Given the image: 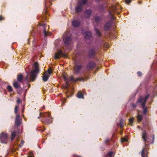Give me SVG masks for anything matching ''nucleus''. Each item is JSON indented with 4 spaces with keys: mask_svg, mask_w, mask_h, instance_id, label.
I'll use <instances>...</instances> for the list:
<instances>
[{
    "mask_svg": "<svg viewBox=\"0 0 157 157\" xmlns=\"http://www.w3.org/2000/svg\"><path fill=\"white\" fill-rule=\"evenodd\" d=\"M150 95H147L145 98L141 97L138 98L137 101V103H140L143 109V113L146 115L147 112V107L145 106L147 101L149 98Z\"/></svg>",
    "mask_w": 157,
    "mask_h": 157,
    "instance_id": "nucleus-1",
    "label": "nucleus"
},
{
    "mask_svg": "<svg viewBox=\"0 0 157 157\" xmlns=\"http://www.w3.org/2000/svg\"><path fill=\"white\" fill-rule=\"evenodd\" d=\"M74 71L75 74H78L80 71L83 68V65L82 63L80 61L76 60L74 62Z\"/></svg>",
    "mask_w": 157,
    "mask_h": 157,
    "instance_id": "nucleus-2",
    "label": "nucleus"
},
{
    "mask_svg": "<svg viewBox=\"0 0 157 157\" xmlns=\"http://www.w3.org/2000/svg\"><path fill=\"white\" fill-rule=\"evenodd\" d=\"M40 116L38 117V118H39L40 117H43L44 118V123H45L46 124H49L51 123L52 118L50 114L48 113L41 114V113H40Z\"/></svg>",
    "mask_w": 157,
    "mask_h": 157,
    "instance_id": "nucleus-3",
    "label": "nucleus"
},
{
    "mask_svg": "<svg viewBox=\"0 0 157 157\" xmlns=\"http://www.w3.org/2000/svg\"><path fill=\"white\" fill-rule=\"evenodd\" d=\"M63 78L64 80L66 81V83L67 86H69V83L68 82L69 81H71L74 82H76L78 81H84V79L83 78H78L76 79H75L73 76L67 77L65 75H63Z\"/></svg>",
    "mask_w": 157,
    "mask_h": 157,
    "instance_id": "nucleus-4",
    "label": "nucleus"
},
{
    "mask_svg": "<svg viewBox=\"0 0 157 157\" xmlns=\"http://www.w3.org/2000/svg\"><path fill=\"white\" fill-rule=\"evenodd\" d=\"M63 40L65 46L66 47L68 46L71 43V38L70 36L65 34L64 35Z\"/></svg>",
    "mask_w": 157,
    "mask_h": 157,
    "instance_id": "nucleus-5",
    "label": "nucleus"
},
{
    "mask_svg": "<svg viewBox=\"0 0 157 157\" xmlns=\"http://www.w3.org/2000/svg\"><path fill=\"white\" fill-rule=\"evenodd\" d=\"M34 67L35 68L34 70L31 71V75L32 77L33 78H34L35 77V75L39 73V64L38 63L35 62L34 63Z\"/></svg>",
    "mask_w": 157,
    "mask_h": 157,
    "instance_id": "nucleus-6",
    "label": "nucleus"
},
{
    "mask_svg": "<svg viewBox=\"0 0 157 157\" xmlns=\"http://www.w3.org/2000/svg\"><path fill=\"white\" fill-rule=\"evenodd\" d=\"M8 135L6 133L2 132L0 135V141L1 143H6L7 141Z\"/></svg>",
    "mask_w": 157,
    "mask_h": 157,
    "instance_id": "nucleus-7",
    "label": "nucleus"
},
{
    "mask_svg": "<svg viewBox=\"0 0 157 157\" xmlns=\"http://www.w3.org/2000/svg\"><path fill=\"white\" fill-rule=\"evenodd\" d=\"M95 63L92 61H90L87 65V69L88 70H92L96 67Z\"/></svg>",
    "mask_w": 157,
    "mask_h": 157,
    "instance_id": "nucleus-8",
    "label": "nucleus"
},
{
    "mask_svg": "<svg viewBox=\"0 0 157 157\" xmlns=\"http://www.w3.org/2000/svg\"><path fill=\"white\" fill-rule=\"evenodd\" d=\"M40 25L43 27V33L45 36V37L47 36L48 35H51V33L48 32L46 30L47 25L46 24L40 23Z\"/></svg>",
    "mask_w": 157,
    "mask_h": 157,
    "instance_id": "nucleus-9",
    "label": "nucleus"
},
{
    "mask_svg": "<svg viewBox=\"0 0 157 157\" xmlns=\"http://www.w3.org/2000/svg\"><path fill=\"white\" fill-rule=\"evenodd\" d=\"M59 56H61L63 57H65L67 55L63 53V51L61 49L58 51V53H56L55 55V58L56 59H58L60 58Z\"/></svg>",
    "mask_w": 157,
    "mask_h": 157,
    "instance_id": "nucleus-10",
    "label": "nucleus"
},
{
    "mask_svg": "<svg viewBox=\"0 0 157 157\" xmlns=\"http://www.w3.org/2000/svg\"><path fill=\"white\" fill-rule=\"evenodd\" d=\"M112 25V21L109 20L106 22L104 25V29L105 31H109Z\"/></svg>",
    "mask_w": 157,
    "mask_h": 157,
    "instance_id": "nucleus-11",
    "label": "nucleus"
},
{
    "mask_svg": "<svg viewBox=\"0 0 157 157\" xmlns=\"http://www.w3.org/2000/svg\"><path fill=\"white\" fill-rule=\"evenodd\" d=\"M21 118H20V116L19 114H17L15 121V124L17 126V127L19 126L21 123Z\"/></svg>",
    "mask_w": 157,
    "mask_h": 157,
    "instance_id": "nucleus-12",
    "label": "nucleus"
},
{
    "mask_svg": "<svg viewBox=\"0 0 157 157\" xmlns=\"http://www.w3.org/2000/svg\"><path fill=\"white\" fill-rule=\"evenodd\" d=\"M141 136V138L143 140V141L145 145L146 146V144L145 142L147 141L148 138L147 134L146 131H144L142 132Z\"/></svg>",
    "mask_w": 157,
    "mask_h": 157,
    "instance_id": "nucleus-13",
    "label": "nucleus"
},
{
    "mask_svg": "<svg viewBox=\"0 0 157 157\" xmlns=\"http://www.w3.org/2000/svg\"><path fill=\"white\" fill-rule=\"evenodd\" d=\"M31 75V72L29 75H28L26 77H25V80L28 82L33 81L36 77V75H35V77H34V78H33Z\"/></svg>",
    "mask_w": 157,
    "mask_h": 157,
    "instance_id": "nucleus-14",
    "label": "nucleus"
},
{
    "mask_svg": "<svg viewBox=\"0 0 157 157\" xmlns=\"http://www.w3.org/2000/svg\"><path fill=\"white\" fill-rule=\"evenodd\" d=\"M96 53V52L94 48L90 49L89 52V57L90 58H93L95 56Z\"/></svg>",
    "mask_w": 157,
    "mask_h": 157,
    "instance_id": "nucleus-15",
    "label": "nucleus"
},
{
    "mask_svg": "<svg viewBox=\"0 0 157 157\" xmlns=\"http://www.w3.org/2000/svg\"><path fill=\"white\" fill-rule=\"evenodd\" d=\"M116 10V8L115 7H113L112 10H109L108 11L109 15V16L111 17V21H112V22H113V21L115 17H114L113 14H112V13H114L115 10Z\"/></svg>",
    "mask_w": 157,
    "mask_h": 157,
    "instance_id": "nucleus-16",
    "label": "nucleus"
},
{
    "mask_svg": "<svg viewBox=\"0 0 157 157\" xmlns=\"http://www.w3.org/2000/svg\"><path fill=\"white\" fill-rule=\"evenodd\" d=\"M92 13V10L90 9L86 10L84 12L85 17L86 18H90Z\"/></svg>",
    "mask_w": 157,
    "mask_h": 157,
    "instance_id": "nucleus-17",
    "label": "nucleus"
},
{
    "mask_svg": "<svg viewBox=\"0 0 157 157\" xmlns=\"http://www.w3.org/2000/svg\"><path fill=\"white\" fill-rule=\"evenodd\" d=\"M148 149L147 147L144 148L142 151L141 155L142 157H148Z\"/></svg>",
    "mask_w": 157,
    "mask_h": 157,
    "instance_id": "nucleus-18",
    "label": "nucleus"
},
{
    "mask_svg": "<svg viewBox=\"0 0 157 157\" xmlns=\"http://www.w3.org/2000/svg\"><path fill=\"white\" fill-rule=\"evenodd\" d=\"M83 9V6L80 5L78 3L77 7L75 8V10L76 12L78 13L81 12Z\"/></svg>",
    "mask_w": 157,
    "mask_h": 157,
    "instance_id": "nucleus-19",
    "label": "nucleus"
},
{
    "mask_svg": "<svg viewBox=\"0 0 157 157\" xmlns=\"http://www.w3.org/2000/svg\"><path fill=\"white\" fill-rule=\"evenodd\" d=\"M80 25V22L79 21L75 20L72 22V25L75 27H78Z\"/></svg>",
    "mask_w": 157,
    "mask_h": 157,
    "instance_id": "nucleus-20",
    "label": "nucleus"
},
{
    "mask_svg": "<svg viewBox=\"0 0 157 157\" xmlns=\"http://www.w3.org/2000/svg\"><path fill=\"white\" fill-rule=\"evenodd\" d=\"M50 75L47 74L46 73H44L42 77V80L44 82H46L48 80Z\"/></svg>",
    "mask_w": 157,
    "mask_h": 157,
    "instance_id": "nucleus-21",
    "label": "nucleus"
},
{
    "mask_svg": "<svg viewBox=\"0 0 157 157\" xmlns=\"http://www.w3.org/2000/svg\"><path fill=\"white\" fill-rule=\"evenodd\" d=\"M17 81L20 82H22L23 79V76L21 74H19L17 77Z\"/></svg>",
    "mask_w": 157,
    "mask_h": 157,
    "instance_id": "nucleus-22",
    "label": "nucleus"
},
{
    "mask_svg": "<svg viewBox=\"0 0 157 157\" xmlns=\"http://www.w3.org/2000/svg\"><path fill=\"white\" fill-rule=\"evenodd\" d=\"M85 36L86 38L89 39L92 36L91 33L87 31L84 33Z\"/></svg>",
    "mask_w": 157,
    "mask_h": 157,
    "instance_id": "nucleus-23",
    "label": "nucleus"
},
{
    "mask_svg": "<svg viewBox=\"0 0 157 157\" xmlns=\"http://www.w3.org/2000/svg\"><path fill=\"white\" fill-rule=\"evenodd\" d=\"M87 2V0H79L78 3L82 6L86 5Z\"/></svg>",
    "mask_w": 157,
    "mask_h": 157,
    "instance_id": "nucleus-24",
    "label": "nucleus"
},
{
    "mask_svg": "<svg viewBox=\"0 0 157 157\" xmlns=\"http://www.w3.org/2000/svg\"><path fill=\"white\" fill-rule=\"evenodd\" d=\"M13 86L16 89H18L19 88H21V86L17 82H16L13 83Z\"/></svg>",
    "mask_w": 157,
    "mask_h": 157,
    "instance_id": "nucleus-25",
    "label": "nucleus"
},
{
    "mask_svg": "<svg viewBox=\"0 0 157 157\" xmlns=\"http://www.w3.org/2000/svg\"><path fill=\"white\" fill-rule=\"evenodd\" d=\"M114 153L112 151L108 152L106 155V157H114Z\"/></svg>",
    "mask_w": 157,
    "mask_h": 157,
    "instance_id": "nucleus-26",
    "label": "nucleus"
},
{
    "mask_svg": "<svg viewBox=\"0 0 157 157\" xmlns=\"http://www.w3.org/2000/svg\"><path fill=\"white\" fill-rule=\"evenodd\" d=\"M94 19L95 21L96 22L98 23L99 22L102 20L101 17L99 16L95 17Z\"/></svg>",
    "mask_w": 157,
    "mask_h": 157,
    "instance_id": "nucleus-27",
    "label": "nucleus"
},
{
    "mask_svg": "<svg viewBox=\"0 0 157 157\" xmlns=\"http://www.w3.org/2000/svg\"><path fill=\"white\" fill-rule=\"evenodd\" d=\"M77 97L78 98H84V96H83V94H82V93L81 92L79 91L78 92L77 94Z\"/></svg>",
    "mask_w": 157,
    "mask_h": 157,
    "instance_id": "nucleus-28",
    "label": "nucleus"
},
{
    "mask_svg": "<svg viewBox=\"0 0 157 157\" xmlns=\"http://www.w3.org/2000/svg\"><path fill=\"white\" fill-rule=\"evenodd\" d=\"M11 140L12 141L14 139V138L16 136V133L15 132L13 131L11 133Z\"/></svg>",
    "mask_w": 157,
    "mask_h": 157,
    "instance_id": "nucleus-29",
    "label": "nucleus"
},
{
    "mask_svg": "<svg viewBox=\"0 0 157 157\" xmlns=\"http://www.w3.org/2000/svg\"><path fill=\"white\" fill-rule=\"evenodd\" d=\"M111 140L109 139H106L104 143L105 144L108 146L110 145Z\"/></svg>",
    "mask_w": 157,
    "mask_h": 157,
    "instance_id": "nucleus-30",
    "label": "nucleus"
},
{
    "mask_svg": "<svg viewBox=\"0 0 157 157\" xmlns=\"http://www.w3.org/2000/svg\"><path fill=\"white\" fill-rule=\"evenodd\" d=\"M52 72V70L50 68H49L47 71L44 72V73H46L47 74L50 76Z\"/></svg>",
    "mask_w": 157,
    "mask_h": 157,
    "instance_id": "nucleus-31",
    "label": "nucleus"
},
{
    "mask_svg": "<svg viewBox=\"0 0 157 157\" xmlns=\"http://www.w3.org/2000/svg\"><path fill=\"white\" fill-rule=\"evenodd\" d=\"M137 118L138 121L141 122L142 120V116L138 114L137 116Z\"/></svg>",
    "mask_w": 157,
    "mask_h": 157,
    "instance_id": "nucleus-32",
    "label": "nucleus"
},
{
    "mask_svg": "<svg viewBox=\"0 0 157 157\" xmlns=\"http://www.w3.org/2000/svg\"><path fill=\"white\" fill-rule=\"evenodd\" d=\"M6 89H7L8 91L10 92L13 91L12 87L10 85H8L7 86Z\"/></svg>",
    "mask_w": 157,
    "mask_h": 157,
    "instance_id": "nucleus-33",
    "label": "nucleus"
},
{
    "mask_svg": "<svg viewBox=\"0 0 157 157\" xmlns=\"http://www.w3.org/2000/svg\"><path fill=\"white\" fill-rule=\"evenodd\" d=\"M95 31L96 34L98 35V36L100 37L101 36V34L100 33L98 29L95 28Z\"/></svg>",
    "mask_w": 157,
    "mask_h": 157,
    "instance_id": "nucleus-34",
    "label": "nucleus"
},
{
    "mask_svg": "<svg viewBox=\"0 0 157 157\" xmlns=\"http://www.w3.org/2000/svg\"><path fill=\"white\" fill-rule=\"evenodd\" d=\"M128 120L129 122V125H132V124L133 122L134 118L133 117H131Z\"/></svg>",
    "mask_w": 157,
    "mask_h": 157,
    "instance_id": "nucleus-35",
    "label": "nucleus"
},
{
    "mask_svg": "<svg viewBox=\"0 0 157 157\" xmlns=\"http://www.w3.org/2000/svg\"><path fill=\"white\" fill-rule=\"evenodd\" d=\"M104 9V7L103 5H101L99 7V11L100 12H102Z\"/></svg>",
    "mask_w": 157,
    "mask_h": 157,
    "instance_id": "nucleus-36",
    "label": "nucleus"
},
{
    "mask_svg": "<svg viewBox=\"0 0 157 157\" xmlns=\"http://www.w3.org/2000/svg\"><path fill=\"white\" fill-rule=\"evenodd\" d=\"M120 125L121 128H122L124 125V123L122 120H121L120 123Z\"/></svg>",
    "mask_w": 157,
    "mask_h": 157,
    "instance_id": "nucleus-37",
    "label": "nucleus"
},
{
    "mask_svg": "<svg viewBox=\"0 0 157 157\" xmlns=\"http://www.w3.org/2000/svg\"><path fill=\"white\" fill-rule=\"evenodd\" d=\"M19 88V89L18 90L17 93L18 94H21L22 92V89L21 87L20 88Z\"/></svg>",
    "mask_w": 157,
    "mask_h": 157,
    "instance_id": "nucleus-38",
    "label": "nucleus"
},
{
    "mask_svg": "<svg viewBox=\"0 0 157 157\" xmlns=\"http://www.w3.org/2000/svg\"><path fill=\"white\" fill-rule=\"evenodd\" d=\"M54 0H45V6L47 7V6L46 4H47V2L49 1V3H50L51 1H54Z\"/></svg>",
    "mask_w": 157,
    "mask_h": 157,
    "instance_id": "nucleus-39",
    "label": "nucleus"
},
{
    "mask_svg": "<svg viewBox=\"0 0 157 157\" xmlns=\"http://www.w3.org/2000/svg\"><path fill=\"white\" fill-rule=\"evenodd\" d=\"M24 142L23 140H22L21 141V142L20 144L19 145V146L20 147H22L24 144Z\"/></svg>",
    "mask_w": 157,
    "mask_h": 157,
    "instance_id": "nucleus-40",
    "label": "nucleus"
},
{
    "mask_svg": "<svg viewBox=\"0 0 157 157\" xmlns=\"http://www.w3.org/2000/svg\"><path fill=\"white\" fill-rule=\"evenodd\" d=\"M138 76L139 77H141L142 75V73L141 72L139 71L137 73Z\"/></svg>",
    "mask_w": 157,
    "mask_h": 157,
    "instance_id": "nucleus-41",
    "label": "nucleus"
},
{
    "mask_svg": "<svg viewBox=\"0 0 157 157\" xmlns=\"http://www.w3.org/2000/svg\"><path fill=\"white\" fill-rule=\"evenodd\" d=\"M128 141L127 139L126 138H123L121 139V141L122 142H127Z\"/></svg>",
    "mask_w": 157,
    "mask_h": 157,
    "instance_id": "nucleus-42",
    "label": "nucleus"
},
{
    "mask_svg": "<svg viewBox=\"0 0 157 157\" xmlns=\"http://www.w3.org/2000/svg\"><path fill=\"white\" fill-rule=\"evenodd\" d=\"M17 109H18V106H16L15 107V111H14L15 113L16 114L17 113Z\"/></svg>",
    "mask_w": 157,
    "mask_h": 157,
    "instance_id": "nucleus-43",
    "label": "nucleus"
},
{
    "mask_svg": "<svg viewBox=\"0 0 157 157\" xmlns=\"http://www.w3.org/2000/svg\"><path fill=\"white\" fill-rule=\"evenodd\" d=\"M125 1L126 3L128 4L131 2V0H125Z\"/></svg>",
    "mask_w": 157,
    "mask_h": 157,
    "instance_id": "nucleus-44",
    "label": "nucleus"
},
{
    "mask_svg": "<svg viewBox=\"0 0 157 157\" xmlns=\"http://www.w3.org/2000/svg\"><path fill=\"white\" fill-rule=\"evenodd\" d=\"M4 18L2 17V15H0V21L4 20Z\"/></svg>",
    "mask_w": 157,
    "mask_h": 157,
    "instance_id": "nucleus-45",
    "label": "nucleus"
},
{
    "mask_svg": "<svg viewBox=\"0 0 157 157\" xmlns=\"http://www.w3.org/2000/svg\"><path fill=\"white\" fill-rule=\"evenodd\" d=\"M20 99H17V103H19V102H20Z\"/></svg>",
    "mask_w": 157,
    "mask_h": 157,
    "instance_id": "nucleus-46",
    "label": "nucleus"
},
{
    "mask_svg": "<svg viewBox=\"0 0 157 157\" xmlns=\"http://www.w3.org/2000/svg\"><path fill=\"white\" fill-rule=\"evenodd\" d=\"M132 106L134 107H136V106L134 104H132Z\"/></svg>",
    "mask_w": 157,
    "mask_h": 157,
    "instance_id": "nucleus-47",
    "label": "nucleus"
},
{
    "mask_svg": "<svg viewBox=\"0 0 157 157\" xmlns=\"http://www.w3.org/2000/svg\"><path fill=\"white\" fill-rule=\"evenodd\" d=\"M95 0L98 2H99L101 1V0Z\"/></svg>",
    "mask_w": 157,
    "mask_h": 157,
    "instance_id": "nucleus-48",
    "label": "nucleus"
},
{
    "mask_svg": "<svg viewBox=\"0 0 157 157\" xmlns=\"http://www.w3.org/2000/svg\"><path fill=\"white\" fill-rule=\"evenodd\" d=\"M154 135H153V140H154Z\"/></svg>",
    "mask_w": 157,
    "mask_h": 157,
    "instance_id": "nucleus-49",
    "label": "nucleus"
},
{
    "mask_svg": "<svg viewBox=\"0 0 157 157\" xmlns=\"http://www.w3.org/2000/svg\"><path fill=\"white\" fill-rule=\"evenodd\" d=\"M28 157H32L31 156H28Z\"/></svg>",
    "mask_w": 157,
    "mask_h": 157,
    "instance_id": "nucleus-50",
    "label": "nucleus"
}]
</instances>
